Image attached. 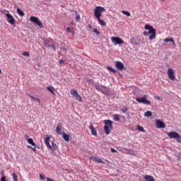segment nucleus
<instances>
[{"label": "nucleus", "mask_w": 181, "mask_h": 181, "mask_svg": "<svg viewBox=\"0 0 181 181\" xmlns=\"http://www.w3.org/2000/svg\"><path fill=\"white\" fill-rule=\"evenodd\" d=\"M144 29L147 31H144L143 35L144 36H148V35H151L149 37V40H153V39H156V30L153 28V26L149 25V24H146L144 27Z\"/></svg>", "instance_id": "1"}, {"label": "nucleus", "mask_w": 181, "mask_h": 181, "mask_svg": "<svg viewBox=\"0 0 181 181\" xmlns=\"http://www.w3.org/2000/svg\"><path fill=\"white\" fill-rule=\"evenodd\" d=\"M45 145L51 149V151H56L57 149V145L53 142V141H50V136H47L45 139Z\"/></svg>", "instance_id": "2"}, {"label": "nucleus", "mask_w": 181, "mask_h": 181, "mask_svg": "<svg viewBox=\"0 0 181 181\" xmlns=\"http://www.w3.org/2000/svg\"><path fill=\"white\" fill-rule=\"evenodd\" d=\"M104 131L106 134V135H108L110 134L111 130L112 129V121L108 119V120H104Z\"/></svg>", "instance_id": "3"}, {"label": "nucleus", "mask_w": 181, "mask_h": 181, "mask_svg": "<svg viewBox=\"0 0 181 181\" xmlns=\"http://www.w3.org/2000/svg\"><path fill=\"white\" fill-rule=\"evenodd\" d=\"M170 139H175L178 144H181V136L176 132H170L167 134Z\"/></svg>", "instance_id": "4"}, {"label": "nucleus", "mask_w": 181, "mask_h": 181, "mask_svg": "<svg viewBox=\"0 0 181 181\" xmlns=\"http://www.w3.org/2000/svg\"><path fill=\"white\" fill-rule=\"evenodd\" d=\"M103 12H105V8L102 6H96L94 10V16L96 19H99V18H101Z\"/></svg>", "instance_id": "5"}, {"label": "nucleus", "mask_w": 181, "mask_h": 181, "mask_svg": "<svg viewBox=\"0 0 181 181\" xmlns=\"http://www.w3.org/2000/svg\"><path fill=\"white\" fill-rule=\"evenodd\" d=\"M146 98H148V95H144L141 98H136V101H137V103H140L141 104H145L146 105H151V101L146 100Z\"/></svg>", "instance_id": "6"}, {"label": "nucleus", "mask_w": 181, "mask_h": 181, "mask_svg": "<svg viewBox=\"0 0 181 181\" xmlns=\"http://www.w3.org/2000/svg\"><path fill=\"white\" fill-rule=\"evenodd\" d=\"M110 39L115 46H117V45H124V40L119 37H112Z\"/></svg>", "instance_id": "7"}, {"label": "nucleus", "mask_w": 181, "mask_h": 181, "mask_svg": "<svg viewBox=\"0 0 181 181\" xmlns=\"http://www.w3.org/2000/svg\"><path fill=\"white\" fill-rule=\"evenodd\" d=\"M30 21H31V22H33L35 25H37V26H39V28H40L41 29L43 28V23L40 22V21L37 17L31 16L30 18Z\"/></svg>", "instance_id": "8"}, {"label": "nucleus", "mask_w": 181, "mask_h": 181, "mask_svg": "<svg viewBox=\"0 0 181 181\" xmlns=\"http://www.w3.org/2000/svg\"><path fill=\"white\" fill-rule=\"evenodd\" d=\"M167 74H168V78H170V80H173V81L175 80L176 76H175V71H173V69H168Z\"/></svg>", "instance_id": "9"}, {"label": "nucleus", "mask_w": 181, "mask_h": 181, "mask_svg": "<svg viewBox=\"0 0 181 181\" xmlns=\"http://www.w3.org/2000/svg\"><path fill=\"white\" fill-rule=\"evenodd\" d=\"M5 15L7 18V22L11 25H15V18H13V16L8 13H5Z\"/></svg>", "instance_id": "10"}, {"label": "nucleus", "mask_w": 181, "mask_h": 181, "mask_svg": "<svg viewBox=\"0 0 181 181\" xmlns=\"http://www.w3.org/2000/svg\"><path fill=\"white\" fill-rule=\"evenodd\" d=\"M156 126L157 128H166V124H165V122H162L161 120H156Z\"/></svg>", "instance_id": "11"}, {"label": "nucleus", "mask_w": 181, "mask_h": 181, "mask_svg": "<svg viewBox=\"0 0 181 181\" xmlns=\"http://www.w3.org/2000/svg\"><path fill=\"white\" fill-rule=\"evenodd\" d=\"M115 67L119 71L124 70V64L121 62H115Z\"/></svg>", "instance_id": "12"}, {"label": "nucleus", "mask_w": 181, "mask_h": 181, "mask_svg": "<svg viewBox=\"0 0 181 181\" xmlns=\"http://www.w3.org/2000/svg\"><path fill=\"white\" fill-rule=\"evenodd\" d=\"M120 151L121 152H122V153H126L127 155H134V151L125 148H121Z\"/></svg>", "instance_id": "13"}, {"label": "nucleus", "mask_w": 181, "mask_h": 181, "mask_svg": "<svg viewBox=\"0 0 181 181\" xmlns=\"http://www.w3.org/2000/svg\"><path fill=\"white\" fill-rule=\"evenodd\" d=\"M90 159L93 160L94 162H97V163H104V161H103V160L98 157L92 156L90 157Z\"/></svg>", "instance_id": "14"}, {"label": "nucleus", "mask_w": 181, "mask_h": 181, "mask_svg": "<svg viewBox=\"0 0 181 181\" xmlns=\"http://www.w3.org/2000/svg\"><path fill=\"white\" fill-rule=\"evenodd\" d=\"M88 128L89 129H90L92 135H94L95 136H96L97 131L95 130V128H94V126H93V124H90Z\"/></svg>", "instance_id": "15"}, {"label": "nucleus", "mask_w": 181, "mask_h": 181, "mask_svg": "<svg viewBox=\"0 0 181 181\" xmlns=\"http://www.w3.org/2000/svg\"><path fill=\"white\" fill-rule=\"evenodd\" d=\"M47 89L48 90V91H49V93H52V94H53V95H56V93H54V91L56 90L54 89V87H53V86H47Z\"/></svg>", "instance_id": "16"}, {"label": "nucleus", "mask_w": 181, "mask_h": 181, "mask_svg": "<svg viewBox=\"0 0 181 181\" xmlns=\"http://www.w3.org/2000/svg\"><path fill=\"white\" fill-rule=\"evenodd\" d=\"M98 22L101 26H107V23L104 20H101V18H97Z\"/></svg>", "instance_id": "17"}, {"label": "nucleus", "mask_w": 181, "mask_h": 181, "mask_svg": "<svg viewBox=\"0 0 181 181\" xmlns=\"http://www.w3.org/2000/svg\"><path fill=\"white\" fill-rule=\"evenodd\" d=\"M144 179L146 181H155V178H153V177L151 175H146L144 177Z\"/></svg>", "instance_id": "18"}, {"label": "nucleus", "mask_w": 181, "mask_h": 181, "mask_svg": "<svg viewBox=\"0 0 181 181\" xmlns=\"http://www.w3.org/2000/svg\"><path fill=\"white\" fill-rule=\"evenodd\" d=\"M57 134H59L62 135V126L60 124H57L56 127Z\"/></svg>", "instance_id": "19"}, {"label": "nucleus", "mask_w": 181, "mask_h": 181, "mask_svg": "<svg viewBox=\"0 0 181 181\" xmlns=\"http://www.w3.org/2000/svg\"><path fill=\"white\" fill-rule=\"evenodd\" d=\"M63 138L64 141H66V142H69V141L70 140V136H69V135L66 133H63Z\"/></svg>", "instance_id": "20"}, {"label": "nucleus", "mask_w": 181, "mask_h": 181, "mask_svg": "<svg viewBox=\"0 0 181 181\" xmlns=\"http://www.w3.org/2000/svg\"><path fill=\"white\" fill-rule=\"evenodd\" d=\"M119 117L120 115L117 114H115L112 115L114 121H119L120 120Z\"/></svg>", "instance_id": "21"}, {"label": "nucleus", "mask_w": 181, "mask_h": 181, "mask_svg": "<svg viewBox=\"0 0 181 181\" xmlns=\"http://www.w3.org/2000/svg\"><path fill=\"white\" fill-rule=\"evenodd\" d=\"M27 141L30 145H32V146H36V144L33 141V139H28Z\"/></svg>", "instance_id": "22"}, {"label": "nucleus", "mask_w": 181, "mask_h": 181, "mask_svg": "<svg viewBox=\"0 0 181 181\" xmlns=\"http://www.w3.org/2000/svg\"><path fill=\"white\" fill-rule=\"evenodd\" d=\"M17 13H18L20 16H25V13L22 11L21 8H17Z\"/></svg>", "instance_id": "23"}, {"label": "nucleus", "mask_w": 181, "mask_h": 181, "mask_svg": "<svg viewBox=\"0 0 181 181\" xmlns=\"http://www.w3.org/2000/svg\"><path fill=\"white\" fill-rule=\"evenodd\" d=\"M144 117H147V118H149L150 117H152V112L147 111L144 113Z\"/></svg>", "instance_id": "24"}, {"label": "nucleus", "mask_w": 181, "mask_h": 181, "mask_svg": "<svg viewBox=\"0 0 181 181\" xmlns=\"http://www.w3.org/2000/svg\"><path fill=\"white\" fill-rule=\"evenodd\" d=\"M107 69L109 71H111V73H117V70L114 69V68L111 66H107Z\"/></svg>", "instance_id": "25"}, {"label": "nucleus", "mask_w": 181, "mask_h": 181, "mask_svg": "<svg viewBox=\"0 0 181 181\" xmlns=\"http://www.w3.org/2000/svg\"><path fill=\"white\" fill-rule=\"evenodd\" d=\"M29 97H30V98H32L33 100V101H37V103L39 104H40V99L37 98H35L30 95H29Z\"/></svg>", "instance_id": "26"}, {"label": "nucleus", "mask_w": 181, "mask_h": 181, "mask_svg": "<svg viewBox=\"0 0 181 181\" xmlns=\"http://www.w3.org/2000/svg\"><path fill=\"white\" fill-rule=\"evenodd\" d=\"M71 94L74 97H76L78 93H77V90H71Z\"/></svg>", "instance_id": "27"}, {"label": "nucleus", "mask_w": 181, "mask_h": 181, "mask_svg": "<svg viewBox=\"0 0 181 181\" xmlns=\"http://www.w3.org/2000/svg\"><path fill=\"white\" fill-rule=\"evenodd\" d=\"M122 13H123V15H126V16H131V13L129 11H122Z\"/></svg>", "instance_id": "28"}, {"label": "nucleus", "mask_w": 181, "mask_h": 181, "mask_svg": "<svg viewBox=\"0 0 181 181\" xmlns=\"http://www.w3.org/2000/svg\"><path fill=\"white\" fill-rule=\"evenodd\" d=\"M11 175L13 176V181H18V175L15 173H12Z\"/></svg>", "instance_id": "29"}, {"label": "nucleus", "mask_w": 181, "mask_h": 181, "mask_svg": "<svg viewBox=\"0 0 181 181\" xmlns=\"http://www.w3.org/2000/svg\"><path fill=\"white\" fill-rule=\"evenodd\" d=\"M164 42H173V38L172 37H167L164 39Z\"/></svg>", "instance_id": "30"}, {"label": "nucleus", "mask_w": 181, "mask_h": 181, "mask_svg": "<svg viewBox=\"0 0 181 181\" xmlns=\"http://www.w3.org/2000/svg\"><path fill=\"white\" fill-rule=\"evenodd\" d=\"M22 54L23 56H25L26 57H29V56H30V54H29L28 52H23Z\"/></svg>", "instance_id": "31"}, {"label": "nucleus", "mask_w": 181, "mask_h": 181, "mask_svg": "<svg viewBox=\"0 0 181 181\" xmlns=\"http://www.w3.org/2000/svg\"><path fill=\"white\" fill-rule=\"evenodd\" d=\"M40 180H45L46 176H45L43 174H40Z\"/></svg>", "instance_id": "32"}, {"label": "nucleus", "mask_w": 181, "mask_h": 181, "mask_svg": "<svg viewBox=\"0 0 181 181\" xmlns=\"http://www.w3.org/2000/svg\"><path fill=\"white\" fill-rule=\"evenodd\" d=\"M137 129H138L139 131H141V132H145V130L144 129V127H143L138 126Z\"/></svg>", "instance_id": "33"}, {"label": "nucleus", "mask_w": 181, "mask_h": 181, "mask_svg": "<svg viewBox=\"0 0 181 181\" xmlns=\"http://www.w3.org/2000/svg\"><path fill=\"white\" fill-rule=\"evenodd\" d=\"M74 97H75V98H76V100L78 101H81V96H80V95H78V93Z\"/></svg>", "instance_id": "34"}, {"label": "nucleus", "mask_w": 181, "mask_h": 181, "mask_svg": "<svg viewBox=\"0 0 181 181\" xmlns=\"http://www.w3.org/2000/svg\"><path fill=\"white\" fill-rule=\"evenodd\" d=\"M75 21H76V22H80V15L76 14Z\"/></svg>", "instance_id": "35"}, {"label": "nucleus", "mask_w": 181, "mask_h": 181, "mask_svg": "<svg viewBox=\"0 0 181 181\" xmlns=\"http://www.w3.org/2000/svg\"><path fill=\"white\" fill-rule=\"evenodd\" d=\"M122 112H124V114H125V112H127V111H128V108L127 107H124L122 109H121Z\"/></svg>", "instance_id": "36"}, {"label": "nucleus", "mask_w": 181, "mask_h": 181, "mask_svg": "<svg viewBox=\"0 0 181 181\" xmlns=\"http://www.w3.org/2000/svg\"><path fill=\"white\" fill-rule=\"evenodd\" d=\"M93 32L94 33H95L96 35H100V31H98V30H97L96 28L93 29Z\"/></svg>", "instance_id": "37"}, {"label": "nucleus", "mask_w": 181, "mask_h": 181, "mask_svg": "<svg viewBox=\"0 0 181 181\" xmlns=\"http://www.w3.org/2000/svg\"><path fill=\"white\" fill-rule=\"evenodd\" d=\"M66 32L68 33H71V28H70V27H68L67 28H66Z\"/></svg>", "instance_id": "38"}, {"label": "nucleus", "mask_w": 181, "mask_h": 181, "mask_svg": "<svg viewBox=\"0 0 181 181\" xmlns=\"http://www.w3.org/2000/svg\"><path fill=\"white\" fill-rule=\"evenodd\" d=\"M59 64L63 65V64H64V61L63 59H61L59 61Z\"/></svg>", "instance_id": "39"}, {"label": "nucleus", "mask_w": 181, "mask_h": 181, "mask_svg": "<svg viewBox=\"0 0 181 181\" xmlns=\"http://www.w3.org/2000/svg\"><path fill=\"white\" fill-rule=\"evenodd\" d=\"M24 138H25V139H26L27 141H28V139H29V135H28V134H25Z\"/></svg>", "instance_id": "40"}, {"label": "nucleus", "mask_w": 181, "mask_h": 181, "mask_svg": "<svg viewBox=\"0 0 181 181\" xmlns=\"http://www.w3.org/2000/svg\"><path fill=\"white\" fill-rule=\"evenodd\" d=\"M32 151H33V152H36V146H34V147L31 148Z\"/></svg>", "instance_id": "41"}, {"label": "nucleus", "mask_w": 181, "mask_h": 181, "mask_svg": "<svg viewBox=\"0 0 181 181\" xmlns=\"http://www.w3.org/2000/svg\"><path fill=\"white\" fill-rule=\"evenodd\" d=\"M155 98H156V100H158L159 101H160V100H162V98H160V96H156Z\"/></svg>", "instance_id": "42"}, {"label": "nucleus", "mask_w": 181, "mask_h": 181, "mask_svg": "<svg viewBox=\"0 0 181 181\" xmlns=\"http://www.w3.org/2000/svg\"><path fill=\"white\" fill-rule=\"evenodd\" d=\"M111 152L115 153V152H117V150H115V148H111Z\"/></svg>", "instance_id": "43"}, {"label": "nucleus", "mask_w": 181, "mask_h": 181, "mask_svg": "<svg viewBox=\"0 0 181 181\" xmlns=\"http://www.w3.org/2000/svg\"><path fill=\"white\" fill-rule=\"evenodd\" d=\"M133 40H134V39L132 40V43H133V45H136H136H138V42H134Z\"/></svg>", "instance_id": "44"}, {"label": "nucleus", "mask_w": 181, "mask_h": 181, "mask_svg": "<svg viewBox=\"0 0 181 181\" xmlns=\"http://www.w3.org/2000/svg\"><path fill=\"white\" fill-rule=\"evenodd\" d=\"M97 90H103V88H100V86H96Z\"/></svg>", "instance_id": "45"}, {"label": "nucleus", "mask_w": 181, "mask_h": 181, "mask_svg": "<svg viewBox=\"0 0 181 181\" xmlns=\"http://www.w3.org/2000/svg\"><path fill=\"white\" fill-rule=\"evenodd\" d=\"M173 46H175L176 45V43H175V40H173V42H172Z\"/></svg>", "instance_id": "46"}, {"label": "nucleus", "mask_w": 181, "mask_h": 181, "mask_svg": "<svg viewBox=\"0 0 181 181\" xmlns=\"http://www.w3.org/2000/svg\"><path fill=\"white\" fill-rule=\"evenodd\" d=\"M28 148L29 149H32V147H31L30 146H28Z\"/></svg>", "instance_id": "47"}, {"label": "nucleus", "mask_w": 181, "mask_h": 181, "mask_svg": "<svg viewBox=\"0 0 181 181\" xmlns=\"http://www.w3.org/2000/svg\"><path fill=\"white\" fill-rule=\"evenodd\" d=\"M62 50H66V48H62Z\"/></svg>", "instance_id": "48"}, {"label": "nucleus", "mask_w": 181, "mask_h": 181, "mask_svg": "<svg viewBox=\"0 0 181 181\" xmlns=\"http://www.w3.org/2000/svg\"><path fill=\"white\" fill-rule=\"evenodd\" d=\"M52 47L53 49H54V47L53 45L52 46Z\"/></svg>", "instance_id": "49"}, {"label": "nucleus", "mask_w": 181, "mask_h": 181, "mask_svg": "<svg viewBox=\"0 0 181 181\" xmlns=\"http://www.w3.org/2000/svg\"><path fill=\"white\" fill-rule=\"evenodd\" d=\"M161 1H165V0H161Z\"/></svg>", "instance_id": "50"}]
</instances>
